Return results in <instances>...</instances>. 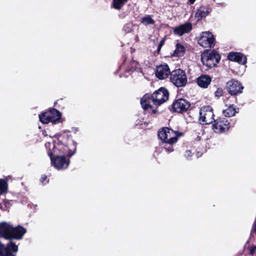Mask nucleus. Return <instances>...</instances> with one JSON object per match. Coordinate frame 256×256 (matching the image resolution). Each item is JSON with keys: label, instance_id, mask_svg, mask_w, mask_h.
I'll return each mask as SVG.
<instances>
[{"label": "nucleus", "instance_id": "obj_24", "mask_svg": "<svg viewBox=\"0 0 256 256\" xmlns=\"http://www.w3.org/2000/svg\"><path fill=\"white\" fill-rule=\"evenodd\" d=\"M8 184L5 180L0 179V195L6 192Z\"/></svg>", "mask_w": 256, "mask_h": 256}, {"label": "nucleus", "instance_id": "obj_26", "mask_svg": "<svg viewBox=\"0 0 256 256\" xmlns=\"http://www.w3.org/2000/svg\"><path fill=\"white\" fill-rule=\"evenodd\" d=\"M222 94V90L221 89H218L216 92V96H220Z\"/></svg>", "mask_w": 256, "mask_h": 256}, {"label": "nucleus", "instance_id": "obj_8", "mask_svg": "<svg viewBox=\"0 0 256 256\" xmlns=\"http://www.w3.org/2000/svg\"><path fill=\"white\" fill-rule=\"evenodd\" d=\"M190 103L185 99L180 98L175 100L172 104V110L178 113L186 112L190 107Z\"/></svg>", "mask_w": 256, "mask_h": 256}, {"label": "nucleus", "instance_id": "obj_32", "mask_svg": "<svg viewBox=\"0 0 256 256\" xmlns=\"http://www.w3.org/2000/svg\"><path fill=\"white\" fill-rule=\"evenodd\" d=\"M51 154H52V153L48 152V155H49L50 156H51Z\"/></svg>", "mask_w": 256, "mask_h": 256}, {"label": "nucleus", "instance_id": "obj_13", "mask_svg": "<svg viewBox=\"0 0 256 256\" xmlns=\"http://www.w3.org/2000/svg\"><path fill=\"white\" fill-rule=\"evenodd\" d=\"M192 29V24L190 22H186L174 28V32L178 36H181L184 34L189 32Z\"/></svg>", "mask_w": 256, "mask_h": 256}, {"label": "nucleus", "instance_id": "obj_5", "mask_svg": "<svg viewBox=\"0 0 256 256\" xmlns=\"http://www.w3.org/2000/svg\"><path fill=\"white\" fill-rule=\"evenodd\" d=\"M170 80L177 87H181L186 84L187 76L185 72L178 69L173 71L170 74Z\"/></svg>", "mask_w": 256, "mask_h": 256}, {"label": "nucleus", "instance_id": "obj_4", "mask_svg": "<svg viewBox=\"0 0 256 256\" xmlns=\"http://www.w3.org/2000/svg\"><path fill=\"white\" fill-rule=\"evenodd\" d=\"M180 136L178 132L168 128H162L158 134V136L161 140L168 144L176 142Z\"/></svg>", "mask_w": 256, "mask_h": 256}, {"label": "nucleus", "instance_id": "obj_16", "mask_svg": "<svg viewBox=\"0 0 256 256\" xmlns=\"http://www.w3.org/2000/svg\"><path fill=\"white\" fill-rule=\"evenodd\" d=\"M212 82L211 78L208 75L202 74L197 79V84L201 88H207Z\"/></svg>", "mask_w": 256, "mask_h": 256}, {"label": "nucleus", "instance_id": "obj_23", "mask_svg": "<svg viewBox=\"0 0 256 256\" xmlns=\"http://www.w3.org/2000/svg\"><path fill=\"white\" fill-rule=\"evenodd\" d=\"M127 2V0H113V6L114 8L119 10Z\"/></svg>", "mask_w": 256, "mask_h": 256}, {"label": "nucleus", "instance_id": "obj_20", "mask_svg": "<svg viewBox=\"0 0 256 256\" xmlns=\"http://www.w3.org/2000/svg\"><path fill=\"white\" fill-rule=\"evenodd\" d=\"M140 22L144 26H148L154 24L155 21L152 18V16L150 15H146L142 18Z\"/></svg>", "mask_w": 256, "mask_h": 256}, {"label": "nucleus", "instance_id": "obj_6", "mask_svg": "<svg viewBox=\"0 0 256 256\" xmlns=\"http://www.w3.org/2000/svg\"><path fill=\"white\" fill-rule=\"evenodd\" d=\"M198 44L203 48H212L214 46V38L210 32H204L200 34L198 40Z\"/></svg>", "mask_w": 256, "mask_h": 256}, {"label": "nucleus", "instance_id": "obj_9", "mask_svg": "<svg viewBox=\"0 0 256 256\" xmlns=\"http://www.w3.org/2000/svg\"><path fill=\"white\" fill-rule=\"evenodd\" d=\"M226 86L228 92L231 95H236L242 93L244 88V87L239 82L234 80L228 82Z\"/></svg>", "mask_w": 256, "mask_h": 256}, {"label": "nucleus", "instance_id": "obj_19", "mask_svg": "<svg viewBox=\"0 0 256 256\" xmlns=\"http://www.w3.org/2000/svg\"><path fill=\"white\" fill-rule=\"evenodd\" d=\"M51 122H55L61 118V114L58 110L52 109L49 110Z\"/></svg>", "mask_w": 256, "mask_h": 256}, {"label": "nucleus", "instance_id": "obj_22", "mask_svg": "<svg viewBox=\"0 0 256 256\" xmlns=\"http://www.w3.org/2000/svg\"><path fill=\"white\" fill-rule=\"evenodd\" d=\"M207 14L208 13L205 11V8H200L198 10L196 13L195 16L198 18V20H199L202 18L206 16Z\"/></svg>", "mask_w": 256, "mask_h": 256}, {"label": "nucleus", "instance_id": "obj_31", "mask_svg": "<svg viewBox=\"0 0 256 256\" xmlns=\"http://www.w3.org/2000/svg\"><path fill=\"white\" fill-rule=\"evenodd\" d=\"M196 0H189L190 4H192Z\"/></svg>", "mask_w": 256, "mask_h": 256}, {"label": "nucleus", "instance_id": "obj_10", "mask_svg": "<svg viewBox=\"0 0 256 256\" xmlns=\"http://www.w3.org/2000/svg\"><path fill=\"white\" fill-rule=\"evenodd\" d=\"M52 164L58 170L66 168L69 165V161L64 156H56L54 159L50 158Z\"/></svg>", "mask_w": 256, "mask_h": 256}, {"label": "nucleus", "instance_id": "obj_15", "mask_svg": "<svg viewBox=\"0 0 256 256\" xmlns=\"http://www.w3.org/2000/svg\"><path fill=\"white\" fill-rule=\"evenodd\" d=\"M228 58L230 60L242 64H244L246 62V57L242 54L236 52H230L228 55Z\"/></svg>", "mask_w": 256, "mask_h": 256}, {"label": "nucleus", "instance_id": "obj_25", "mask_svg": "<svg viewBox=\"0 0 256 256\" xmlns=\"http://www.w3.org/2000/svg\"><path fill=\"white\" fill-rule=\"evenodd\" d=\"M46 146L47 148H48L50 150H51V148H54V146L53 144H51L50 142H47L46 144Z\"/></svg>", "mask_w": 256, "mask_h": 256}, {"label": "nucleus", "instance_id": "obj_12", "mask_svg": "<svg viewBox=\"0 0 256 256\" xmlns=\"http://www.w3.org/2000/svg\"><path fill=\"white\" fill-rule=\"evenodd\" d=\"M214 122L213 128L216 132H225L229 128V124L225 118L220 120H214Z\"/></svg>", "mask_w": 256, "mask_h": 256}, {"label": "nucleus", "instance_id": "obj_11", "mask_svg": "<svg viewBox=\"0 0 256 256\" xmlns=\"http://www.w3.org/2000/svg\"><path fill=\"white\" fill-rule=\"evenodd\" d=\"M18 250V246L12 242L6 247L0 243V256H14L12 252H16Z\"/></svg>", "mask_w": 256, "mask_h": 256}, {"label": "nucleus", "instance_id": "obj_27", "mask_svg": "<svg viewBox=\"0 0 256 256\" xmlns=\"http://www.w3.org/2000/svg\"><path fill=\"white\" fill-rule=\"evenodd\" d=\"M164 40H162L160 43L159 44V45H158V50H160V48H162V47L164 45Z\"/></svg>", "mask_w": 256, "mask_h": 256}, {"label": "nucleus", "instance_id": "obj_28", "mask_svg": "<svg viewBox=\"0 0 256 256\" xmlns=\"http://www.w3.org/2000/svg\"><path fill=\"white\" fill-rule=\"evenodd\" d=\"M252 232L256 233V220H255L252 230Z\"/></svg>", "mask_w": 256, "mask_h": 256}, {"label": "nucleus", "instance_id": "obj_30", "mask_svg": "<svg viewBox=\"0 0 256 256\" xmlns=\"http://www.w3.org/2000/svg\"><path fill=\"white\" fill-rule=\"evenodd\" d=\"M186 154L187 156H190V154H191L190 151V150L189 151H186Z\"/></svg>", "mask_w": 256, "mask_h": 256}, {"label": "nucleus", "instance_id": "obj_7", "mask_svg": "<svg viewBox=\"0 0 256 256\" xmlns=\"http://www.w3.org/2000/svg\"><path fill=\"white\" fill-rule=\"evenodd\" d=\"M214 112L212 108L209 106H204L200 110V120L203 124H210L214 120Z\"/></svg>", "mask_w": 256, "mask_h": 256}, {"label": "nucleus", "instance_id": "obj_17", "mask_svg": "<svg viewBox=\"0 0 256 256\" xmlns=\"http://www.w3.org/2000/svg\"><path fill=\"white\" fill-rule=\"evenodd\" d=\"M226 108L223 110V114L225 116L230 117L234 116L238 112V109L235 108L232 104L225 105Z\"/></svg>", "mask_w": 256, "mask_h": 256}, {"label": "nucleus", "instance_id": "obj_21", "mask_svg": "<svg viewBox=\"0 0 256 256\" xmlns=\"http://www.w3.org/2000/svg\"><path fill=\"white\" fill-rule=\"evenodd\" d=\"M49 111L39 115L40 121L43 124H48L51 122Z\"/></svg>", "mask_w": 256, "mask_h": 256}, {"label": "nucleus", "instance_id": "obj_1", "mask_svg": "<svg viewBox=\"0 0 256 256\" xmlns=\"http://www.w3.org/2000/svg\"><path fill=\"white\" fill-rule=\"evenodd\" d=\"M168 91L166 88H162L154 92L150 98L149 95L145 94L142 98L140 104L144 110L151 108V102L159 106L168 100Z\"/></svg>", "mask_w": 256, "mask_h": 256}, {"label": "nucleus", "instance_id": "obj_3", "mask_svg": "<svg viewBox=\"0 0 256 256\" xmlns=\"http://www.w3.org/2000/svg\"><path fill=\"white\" fill-rule=\"evenodd\" d=\"M220 60V55L214 50H205L201 56V60L204 65L212 68L216 65Z\"/></svg>", "mask_w": 256, "mask_h": 256}, {"label": "nucleus", "instance_id": "obj_2", "mask_svg": "<svg viewBox=\"0 0 256 256\" xmlns=\"http://www.w3.org/2000/svg\"><path fill=\"white\" fill-rule=\"evenodd\" d=\"M26 232V230L18 226L13 228L10 224L2 222L0 224V236L7 240H20Z\"/></svg>", "mask_w": 256, "mask_h": 256}, {"label": "nucleus", "instance_id": "obj_29", "mask_svg": "<svg viewBox=\"0 0 256 256\" xmlns=\"http://www.w3.org/2000/svg\"><path fill=\"white\" fill-rule=\"evenodd\" d=\"M46 179V176L44 175V176H42V182H44Z\"/></svg>", "mask_w": 256, "mask_h": 256}, {"label": "nucleus", "instance_id": "obj_14", "mask_svg": "<svg viewBox=\"0 0 256 256\" xmlns=\"http://www.w3.org/2000/svg\"><path fill=\"white\" fill-rule=\"evenodd\" d=\"M170 74V70L166 64L157 67L156 75L158 78L163 80L167 78Z\"/></svg>", "mask_w": 256, "mask_h": 256}, {"label": "nucleus", "instance_id": "obj_18", "mask_svg": "<svg viewBox=\"0 0 256 256\" xmlns=\"http://www.w3.org/2000/svg\"><path fill=\"white\" fill-rule=\"evenodd\" d=\"M185 52V48L182 44L178 43L176 46V49L172 54L174 56H182Z\"/></svg>", "mask_w": 256, "mask_h": 256}]
</instances>
